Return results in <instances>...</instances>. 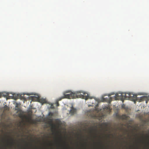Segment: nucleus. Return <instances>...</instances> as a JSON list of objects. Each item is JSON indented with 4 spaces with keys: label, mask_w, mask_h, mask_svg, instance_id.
<instances>
[{
    "label": "nucleus",
    "mask_w": 149,
    "mask_h": 149,
    "mask_svg": "<svg viewBox=\"0 0 149 149\" xmlns=\"http://www.w3.org/2000/svg\"><path fill=\"white\" fill-rule=\"evenodd\" d=\"M146 103H147V100H146Z\"/></svg>",
    "instance_id": "nucleus-17"
},
{
    "label": "nucleus",
    "mask_w": 149,
    "mask_h": 149,
    "mask_svg": "<svg viewBox=\"0 0 149 149\" xmlns=\"http://www.w3.org/2000/svg\"><path fill=\"white\" fill-rule=\"evenodd\" d=\"M4 108L5 111H8L9 110V107L6 105L4 106Z\"/></svg>",
    "instance_id": "nucleus-11"
},
{
    "label": "nucleus",
    "mask_w": 149,
    "mask_h": 149,
    "mask_svg": "<svg viewBox=\"0 0 149 149\" xmlns=\"http://www.w3.org/2000/svg\"><path fill=\"white\" fill-rule=\"evenodd\" d=\"M85 144L86 145V142L85 143Z\"/></svg>",
    "instance_id": "nucleus-18"
},
{
    "label": "nucleus",
    "mask_w": 149,
    "mask_h": 149,
    "mask_svg": "<svg viewBox=\"0 0 149 149\" xmlns=\"http://www.w3.org/2000/svg\"><path fill=\"white\" fill-rule=\"evenodd\" d=\"M64 149H69L67 147H65V148H64Z\"/></svg>",
    "instance_id": "nucleus-16"
},
{
    "label": "nucleus",
    "mask_w": 149,
    "mask_h": 149,
    "mask_svg": "<svg viewBox=\"0 0 149 149\" xmlns=\"http://www.w3.org/2000/svg\"><path fill=\"white\" fill-rule=\"evenodd\" d=\"M3 149H6V148H3Z\"/></svg>",
    "instance_id": "nucleus-21"
},
{
    "label": "nucleus",
    "mask_w": 149,
    "mask_h": 149,
    "mask_svg": "<svg viewBox=\"0 0 149 149\" xmlns=\"http://www.w3.org/2000/svg\"><path fill=\"white\" fill-rule=\"evenodd\" d=\"M76 112V109L74 108L72 106V107L70 111V113L71 115H73Z\"/></svg>",
    "instance_id": "nucleus-7"
},
{
    "label": "nucleus",
    "mask_w": 149,
    "mask_h": 149,
    "mask_svg": "<svg viewBox=\"0 0 149 149\" xmlns=\"http://www.w3.org/2000/svg\"><path fill=\"white\" fill-rule=\"evenodd\" d=\"M123 105H122V107H123Z\"/></svg>",
    "instance_id": "nucleus-20"
},
{
    "label": "nucleus",
    "mask_w": 149,
    "mask_h": 149,
    "mask_svg": "<svg viewBox=\"0 0 149 149\" xmlns=\"http://www.w3.org/2000/svg\"><path fill=\"white\" fill-rule=\"evenodd\" d=\"M99 143H100V145H101V146L102 148L103 149H104V145H103L102 146H101V145H102V143H101V142H100Z\"/></svg>",
    "instance_id": "nucleus-12"
},
{
    "label": "nucleus",
    "mask_w": 149,
    "mask_h": 149,
    "mask_svg": "<svg viewBox=\"0 0 149 149\" xmlns=\"http://www.w3.org/2000/svg\"><path fill=\"white\" fill-rule=\"evenodd\" d=\"M124 98L125 99H127L128 98L129 99L134 102L137 100V95L131 93H125Z\"/></svg>",
    "instance_id": "nucleus-2"
},
{
    "label": "nucleus",
    "mask_w": 149,
    "mask_h": 149,
    "mask_svg": "<svg viewBox=\"0 0 149 149\" xmlns=\"http://www.w3.org/2000/svg\"><path fill=\"white\" fill-rule=\"evenodd\" d=\"M61 141H62V140H61Z\"/></svg>",
    "instance_id": "nucleus-23"
},
{
    "label": "nucleus",
    "mask_w": 149,
    "mask_h": 149,
    "mask_svg": "<svg viewBox=\"0 0 149 149\" xmlns=\"http://www.w3.org/2000/svg\"><path fill=\"white\" fill-rule=\"evenodd\" d=\"M113 94H114V93H110V94H108V96L109 97H110V96L111 95H113Z\"/></svg>",
    "instance_id": "nucleus-14"
},
{
    "label": "nucleus",
    "mask_w": 149,
    "mask_h": 149,
    "mask_svg": "<svg viewBox=\"0 0 149 149\" xmlns=\"http://www.w3.org/2000/svg\"><path fill=\"white\" fill-rule=\"evenodd\" d=\"M107 126L108 124L106 123H104L101 124V125H100V127L102 129L103 127V126H104V128H107Z\"/></svg>",
    "instance_id": "nucleus-9"
},
{
    "label": "nucleus",
    "mask_w": 149,
    "mask_h": 149,
    "mask_svg": "<svg viewBox=\"0 0 149 149\" xmlns=\"http://www.w3.org/2000/svg\"><path fill=\"white\" fill-rule=\"evenodd\" d=\"M83 147H84V148H82V149H86V146H84V145H83Z\"/></svg>",
    "instance_id": "nucleus-15"
},
{
    "label": "nucleus",
    "mask_w": 149,
    "mask_h": 149,
    "mask_svg": "<svg viewBox=\"0 0 149 149\" xmlns=\"http://www.w3.org/2000/svg\"><path fill=\"white\" fill-rule=\"evenodd\" d=\"M120 95H119L118 94H116L113 97H110L109 100L111 101L113 99L115 100H118L121 98V96H122V94L120 93Z\"/></svg>",
    "instance_id": "nucleus-4"
},
{
    "label": "nucleus",
    "mask_w": 149,
    "mask_h": 149,
    "mask_svg": "<svg viewBox=\"0 0 149 149\" xmlns=\"http://www.w3.org/2000/svg\"><path fill=\"white\" fill-rule=\"evenodd\" d=\"M147 99V97L146 96H143L141 97L140 98L137 97V100L139 101V102H141L142 101L146 100Z\"/></svg>",
    "instance_id": "nucleus-6"
},
{
    "label": "nucleus",
    "mask_w": 149,
    "mask_h": 149,
    "mask_svg": "<svg viewBox=\"0 0 149 149\" xmlns=\"http://www.w3.org/2000/svg\"><path fill=\"white\" fill-rule=\"evenodd\" d=\"M24 149H26L25 148H24Z\"/></svg>",
    "instance_id": "nucleus-22"
},
{
    "label": "nucleus",
    "mask_w": 149,
    "mask_h": 149,
    "mask_svg": "<svg viewBox=\"0 0 149 149\" xmlns=\"http://www.w3.org/2000/svg\"><path fill=\"white\" fill-rule=\"evenodd\" d=\"M93 131L95 132V136H94V137H96L97 136V126H95V129H93V128H92L91 129V130L90 132L92 133V132Z\"/></svg>",
    "instance_id": "nucleus-5"
},
{
    "label": "nucleus",
    "mask_w": 149,
    "mask_h": 149,
    "mask_svg": "<svg viewBox=\"0 0 149 149\" xmlns=\"http://www.w3.org/2000/svg\"><path fill=\"white\" fill-rule=\"evenodd\" d=\"M108 137H109H109H110V136H109H109H108Z\"/></svg>",
    "instance_id": "nucleus-19"
},
{
    "label": "nucleus",
    "mask_w": 149,
    "mask_h": 149,
    "mask_svg": "<svg viewBox=\"0 0 149 149\" xmlns=\"http://www.w3.org/2000/svg\"><path fill=\"white\" fill-rule=\"evenodd\" d=\"M88 94L86 92L82 91H78L75 93H71L69 94H64V96L58 99V101L61 100L65 98H74L80 97L87 100L89 97Z\"/></svg>",
    "instance_id": "nucleus-1"
},
{
    "label": "nucleus",
    "mask_w": 149,
    "mask_h": 149,
    "mask_svg": "<svg viewBox=\"0 0 149 149\" xmlns=\"http://www.w3.org/2000/svg\"><path fill=\"white\" fill-rule=\"evenodd\" d=\"M7 141L8 144L7 145L8 146L12 147L15 144V141L12 138H11L10 139L8 140Z\"/></svg>",
    "instance_id": "nucleus-3"
},
{
    "label": "nucleus",
    "mask_w": 149,
    "mask_h": 149,
    "mask_svg": "<svg viewBox=\"0 0 149 149\" xmlns=\"http://www.w3.org/2000/svg\"><path fill=\"white\" fill-rule=\"evenodd\" d=\"M121 118L123 120H127L128 118V116L125 115H123L121 116Z\"/></svg>",
    "instance_id": "nucleus-10"
},
{
    "label": "nucleus",
    "mask_w": 149,
    "mask_h": 149,
    "mask_svg": "<svg viewBox=\"0 0 149 149\" xmlns=\"http://www.w3.org/2000/svg\"><path fill=\"white\" fill-rule=\"evenodd\" d=\"M20 105V103H18L17 102L16 103L15 106V110L17 111H21V109L18 107V105Z\"/></svg>",
    "instance_id": "nucleus-8"
},
{
    "label": "nucleus",
    "mask_w": 149,
    "mask_h": 149,
    "mask_svg": "<svg viewBox=\"0 0 149 149\" xmlns=\"http://www.w3.org/2000/svg\"><path fill=\"white\" fill-rule=\"evenodd\" d=\"M57 107L59 106V104L58 101H57L55 103Z\"/></svg>",
    "instance_id": "nucleus-13"
}]
</instances>
